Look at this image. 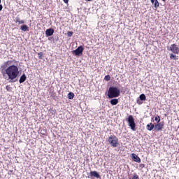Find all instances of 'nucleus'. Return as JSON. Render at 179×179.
<instances>
[{
    "mask_svg": "<svg viewBox=\"0 0 179 179\" xmlns=\"http://www.w3.org/2000/svg\"><path fill=\"white\" fill-rule=\"evenodd\" d=\"M12 62H14V64H19V62L15 59L5 62L3 68L6 69L5 73H3V76L6 80L16 82L15 80L17 76H19V67L16 65H12Z\"/></svg>",
    "mask_w": 179,
    "mask_h": 179,
    "instance_id": "1",
    "label": "nucleus"
},
{
    "mask_svg": "<svg viewBox=\"0 0 179 179\" xmlns=\"http://www.w3.org/2000/svg\"><path fill=\"white\" fill-rule=\"evenodd\" d=\"M120 94H121V92L117 87H110L108 91V97L109 99L120 97Z\"/></svg>",
    "mask_w": 179,
    "mask_h": 179,
    "instance_id": "2",
    "label": "nucleus"
},
{
    "mask_svg": "<svg viewBox=\"0 0 179 179\" xmlns=\"http://www.w3.org/2000/svg\"><path fill=\"white\" fill-rule=\"evenodd\" d=\"M108 142L113 148H117L120 143H118V138L115 135H111L108 138Z\"/></svg>",
    "mask_w": 179,
    "mask_h": 179,
    "instance_id": "3",
    "label": "nucleus"
},
{
    "mask_svg": "<svg viewBox=\"0 0 179 179\" xmlns=\"http://www.w3.org/2000/svg\"><path fill=\"white\" fill-rule=\"evenodd\" d=\"M127 122L133 131H136V124H135V119H134V116L130 115L127 118Z\"/></svg>",
    "mask_w": 179,
    "mask_h": 179,
    "instance_id": "4",
    "label": "nucleus"
},
{
    "mask_svg": "<svg viewBox=\"0 0 179 179\" xmlns=\"http://www.w3.org/2000/svg\"><path fill=\"white\" fill-rule=\"evenodd\" d=\"M168 50L171 51L173 54L178 55L179 54V47L177 44L173 43L170 45V47H167Z\"/></svg>",
    "mask_w": 179,
    "mask_h": 179,
    "instance_id": "5",
    "label": "nucleus"
},
{
    "mask_svg": "<svg viewBox=\"0 0 179 179\" xmlns=\"http://www.w3.org/2000/svg\"><path fill=\"white\" fill-rule=\"evenodd\" d=\"M85 48H83V46H79L77 49L73 51V54L78 56L80 54H82L84 51Z\"/></svg>",
    "mask_w": 179,
    "mask_h": 179,
    "instance_id": "6",
    "label": "nucleus"
},
{
    "mask_svg": "<svg viewBox=\"0 0 179 179\" xmlns=\"http://www.w3.org/2000/svg\"><path fill=\"white\" fill-rule=\"evenodd\" d=\"M164 127V123L163 122H159V123H157V124H155L154 126V128L155 129H157V131H162V129H163V127Z\"/></svg>",
    "mask_w": 179,
    "mask_h": 179,
    "instance_id": "7",
    "label": "nucleus"
},
{
    "mask_svg": "<svg viewBox=\"0 0 179 179\" xmlns=\"http://www.w3.org/2000/svg\"><path fill=\"white\" fill-rule=\"evenodd\" d=\"M131 157L134 162H136V163H141V158L138 155H136V154L132 153Z\"/></svg>",
    "mask_w": 179,
    "mask_h": 179,
    "instance_id": "8",
    "label": "nucleus"
},
{
    "mask_svg": "<svg viewBox=\"0 0 179 179\" xmlns=\"http://www.w3.org/2000/svg\"><path fill=\"white\" fill-rule=\"evenodd\" d=\"M52 34H54V29L50 28V29H46L45 35L47 36V37H50V36H52Z\"/></svg>",
    "mask_w": 179,
    "mask_h": 179,
    "instance_id": "9",
    "label": "nucleus"
},
{
    "mask_svg": "<svg viewBox=\"0 0 179 179\" xmlns=\"http://www.w3.org/2000/svg\"><path fill=\"white\" fill-rule=\"evenodd\" d=\"M90 177H95V178H100V174L96 171H92L90 173Z\"/></svg>",
    "mask_w": 179,
    "mask_h": 179,
    "instance_id": "10",
    "label": "nucleus"
},
{
    "mask_svg": "<svg viewBox=\"0 0 179 179\" xmlns=\"http://www.w3.org/2000/svg\"><path fill=\"white\" fill-rule=\"evenodd\" d=\"M26 79H27V77H26V74H23L20 78V80H19L20 83H23L24 82H26Z\"/></svg>",
    "mask_w": 179,
    "mask_h": 179,
    "instance_id": "11",
    "label": "nucleus"
},
{
    "mask_svg": "<svg viewBox=\"0 0 179 179\" xmlns=\"http://www.w3.org/2000/svg\"><path fill=\"white\" fill-rule=\"evenodd\" d=\"M146 128L148 131H153V129L155 128V124H153V123H150L147 124Z\"/></svg>",
    "mask_w": 179,
    "mask_h": 179,
    "instance_id": "12",
    "label": "nucleus"
},
{
    "mask_svg": "<svg viewBox=\"0 0 179 179\" xmlns=\"http://www.w3.org/2000/svg\"><path fill=\"white\" fill-rule=\"evenodd\" d=\"M15 23H18V24H24V20H20V17H17L15 18Z\"/></svg>",
    "mask_w": 179,
    "mask_h": 179,
    "instance_id": "13",
    "label": "nucleus"
},
{
    "mask_svg": "<svg viewBox=\"0 0 179 179\" xmlns=\"http://www.w3.org/2000/svg\"><path fill=\"white\" fill-rule=\"evenodd\" d=\"M151 3H152V5L154 4V7L155 8V9H157V8H159V1L151 0Z\"/></svg>",
    "mask_w": 179,
    "mask_h": 179,
    "instance_id": "14",
    "label": "nucleus"
},
{
    "mask_svg": "<svg viewBox=\"0 0 179 179\" xmlns=\"http://www.w3.org/2000/svg\"><path fill=\"white\" fill-rule=\"evenodd\" d=\"M110 103L112 106H117L118 103V99H113L110 101Z\"/></svg>",
    "mask_w": 179,
    "mask_h": 179,
    "instance_id": "15",
    "label": "nucleus"
},
{
    "mask_svg": "<svg viewBox=\"0 0 179 179\" xmlns=\"http://www.w3.org/2000/svg\"><path fill=\"white\" fill-rule=\"evenodd\" d=\"M169 57H170V59H174L175 61H177V59H178V58H177V56L174 55V53H171L169 55Z\"/></svg>",
    "mask_w": 179,
    "mask_h": 179,
    "instance_id": "16",
    "label": "nucleus"
},
{
    "mask_svg": "<svg viewBox=\"0 0 179 179\" xmlns=\"http://www.w3.org/2000/svg\"><path fill=\"white\" fill-rule=\"evenodd\" d=\"M73 97H75V94H73V92H69V93L68 94V99H69V100L73 99Z\"/></svg>",
    "mask_w": 179,
    "mask_h": 179,
    "instance_id": "17",
    "label": "nucleus"
},
{
    "mask_svg": "<svg viewBox=\"0 0 179 179\" xmlns=\"http://www.w3.org/2000/svg\"><path fill=\"white\" fill-rule=\"evenodd\" d=\"M21 30H22V31H27V30H29V27H27V25L24 24L22 26H21Z\"/></svg>",
    "mask_w": 179,
    "mask_h": 179,
    "instance_id": "18",
    "label": "nucleus"
},
{
    "mask_svg": "<svg viewBox=\"0 0 179 179\" xmlns=\"http://www.w3.org/2000/svg\"><path fill=\"white\" fill-rule=\"evenodd\" d=\"M140 100H141L142 101H146V95H145V94H141L139 96Z\"/></svg>",
    "mask_w": 179,
    "mask_h": 179,
    "instance_id": "19",
    "label": "nucleus"
},
{
    "mask_svg": "<svg viewBox=\"0 0 179 179\" xmlns=\"http://www.w3.org/2000/svg\"><path fill=\"white\" fill-rule=\"evenodd\" d=\"M111 76L110 75H107L104 77V80H106V82H108V80H110Z\"/></svg>",
    "mask_w": 179,
    "mask_h": 179,
    "instance_id": "20",
    "label": "nucleus"
},
{
    "mask_svg": "<svg viewBox=\"0 0 179 179\" xmlns=\"http://www.w3.org/2000/svg\"><path fill=\"white\" fill-rule=\"evenodd\" d=\"M39 59H43V57H44V55L43 54V52H40L38 53Z\"/></svg>",
    "mask_w": 179,
    "mask_h": 179,
    "instance_id": "21",
    "label": "nucleus"
},
{
    "mask_svg": "<svg viewBox=\"0 0 179 179\" xmlns=\"http://www.w3.org/2000/svg\"><path fill=\"white\" fill-rule=\"evenodd\" d=\"M155 121L159 124V122L160 123V116L157 115L155 117Z\"/></svg>",
    "mask_w": 179,
    "mask_h": 179,
    "instance_id": "22",
    "label": "nucleus"
},
{
    "mask_svg": "<svg viewBox=\"0 0 179 179\" xmlns=\"http://www.w3.org/2000/svg\"><path fill=\"white\" fill-rule=\"evenodd\" d=\"M67 36H68V37H72V36H73V31H68L67 32Z\"/></svg>",
    "mask_w": 179,
    "mask_h": 179,
    "instance_id": "23",
    "label": "nucleus"
},
{
    "mask_svg": "<svg viewBox=\"0 0 179 179\" xmlns=\"http://www.w3.org/2000/svg\"><path fill=\"white\" fill-rule=\"evenodd\" d=\"M8 176H12V174H15V171L13 170H10L8 172Z\"/></svg>",
    "mask_w": 179,
    "mask_h": 179,
    "instance_id": "24",
    "label": "nucleus"
},
{
    "mask_svg": "<svg viewBox=\"0 0 179 179\" xmlns=\"http://www.w3.org/2000/svg\"><path fill=\"white\" fill-rule=\"evenodd\" d=\"M6 89L7 92H10V90H12V88L10 87V85H6Z\"/></svg>",
    "mask_w": 179,
    "mask_h": 179,
    "instance_id": "25",
    "label": "nucleus"
},
{
    "mask_svg": "<svg viewBox=\"0 0 179 179\" xmlns=\"http://www.w3.org/2000/svg\"><path fill=\"white\" fill-rule=\"evenodd\" d=\"M138 167H139L140 169H145V164H140L139 166H138Z\"/></svg>",
    "mask_w": 179,
    "mask_h": 179,
    "instance_id": "26",
    "label": "nucleus"
},
{
    "mask_svg": "<svg viewBox=\"0 0 179 179\" xmlns=\"http://www.w3.org/2000/svg\"><path fill=\"white\" fill-rule=\"evenodd\" d=\"M64 3H68L69 2V0H63Z\"/></svg>",
    "mask_w": 179,
    "mask_h": 179,
    "instance_id": "27",
    "label": "nucleus"
},
{
    "mask_svg": "<svg viewBox=\"0 0 179 179\" xmlns=\"http://www.w3.org/2000/svg\"><path fill=\"white\" fill-rule=\"evenodd\" d=\"M2 2V1L1 0H0V3Z\"/></svg>",
    "mask_w": 179,
    "mask_h": 179,
    "instance_id": "28",
    "label": "nucleus"
},
{
    "mask_svg": "<svg viewBox=\"0 0 179 179\" xmlns=\"http://www.w3.org/2000/svg\"><path fill=\"white\" fill-rule=\"evenodd\" d=\"M42 134H43V135H45V134H44V133H42Z\"/></svg>",
    "mask_w": 179,
    "mask_h": 179,
    "instance_id": "29",
    "label": "nucleus"
},
{
    "mask_svg": "<svg viewBox=\"0 0 179 179\" xmlns=\"http://www.w3.org/2000/svg\"><path fill=\"white\" fill-rule=\"evenodd\" d=\"M162 1H166V0H162Z\"/></svg>",
    "mask_w": 179,
    "mask_h": 179,
    "instance_id": "30",
    "label": "nucleus"
},
{
    "mask_svg": "<svg viewBox=\"0 0 179 179\" xmlns=\"http://www.w3.org/2000/svg\"><path fill=\"white\" fill-rule=\"evenodd\" d=\"M87 1H92V0H87Z\"/></svg>",
    "mask_w": 179,
    "mask_h": 179,
    "instance_id": "31",
    "label": "nucleus"
}]
</instances>
